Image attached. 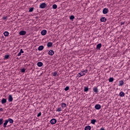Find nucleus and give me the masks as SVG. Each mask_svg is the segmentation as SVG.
<instances>
[{"label": "nucleus", "mask_w": 130, "mask_h": 130, "mask_svg": "<svg viewBox=\"0 0 130 130\" xmlns=\"http://www.w3.org/2000/svg\"><path fill=\"white\" fill-rule=\"evenodd\" d=\"M88 73V70H85L84 71H81L80 73H78V76H79V78L81 77H83V76H85V75H86V74H87Z\"/></svg>", "instance_id": "nucleus-1"}, {"label": "nucleus", "mask_w": 130, "mask_h": 130, "mask_svg": "<svg viewBox=\"0 0 130 130\" xmlns=\"http://www.w3.org/2000/svg\"><path fill=\"white\" fill-rule=\"evenodd\" d=\"M46 8V4L45 3H43L40 5V9H45Z\"/></svg>", "instance_id": "nucleus-2"}, {"label": "nucleus", "mask_w": 130, "mask_h": 130, "mask_svg": "<svg viewBox=\"0 0 130 130\" xmlns=\"http://www.w3.org/2000/svg\"><path fill=\"white\" fill-rule=\"evenodd\" d=\"M13 96L11 94H10L8 97V102H13Z\"/></svg>", "instance_id": "nucleus-3"}, {"label": "nucleus", "mask_w": 130, "mask_h": 130, "mask_svg": "<svg viewBox=\"0 0 130 130\" xmlns=\"http://www.w3.org/2000/svg\"><path fill=\"white\" fill-rule=\"evenodd\" d=\"M94 108L95 109H96L97 110H99L101 109V106L99 104H96L94 106Z\"/></svg>", "instance_id": "nucleus-4"}, {"label": "nucleus", "mask_w": 130, "mask_h": 130, "mask_svg": "<svg viewBox=\"0 0 130 130\" xmlns=\"http://www.w3.org/2000/svg\"><path fill=\"white\" fill-rule=\"evenodd\" d=\"M26 31L21 30L19 32V35H21V36H24V35H26Z\"/></svg>", "instance_id": "nucleus-5"}, {"label": "nucleus", "mask_w": 130, "mask_h": 130, "mask_svg": "<svg viewBox=\"0 0 130 130\" xmlns=\"http://www.w3.org/2000/svg\"><path fill=\"white\" fill-rule=\"evenodd\" d=\"M50 122L51 124H55V123H56V120L53 118L50 120Z\"/></svg>", "instance_id": "nucleus-6"}, {"label": "nucleus", "mask_w": 130, "mask_h": 130, "mask_svg": "<svg viewBox=\"0 0 130 130\" xmlns=\"http://www.w3.org/2000/svg\"><path fill=\"white\" fill-rule=\"evenodd\" d=\"M47 33V31L45 29H43L41 31V34L43 35V36H45V35Z\"/></svg>", "instance_id": "nucleus-7"}, {"label": "nucleus", "mask_w": 130, "mask_h": 130, "mask_svg": "<svg viewBox=\"0 0 130 130\" xmlns=\"http://www.w3.org/2000/svg\"><path fill=\"white\" fill-rule=\"evenodd\" d=\"M48 54H49V55H51V56H52V55L54 54V51H53V50L49 51Z\"/></svg>", "instance_id": "nucleus-8"}, {"label": "nucleus", "mask_w": 130, "mask_h": 130, "mask_svg": "<svg viewBox=\"0 0 130 130\" xmlns=\"http://www.w3.org/2000/svg\"><path fill=\"white\" fill-rule=\"evenodd\" d=\"M8 123H9V121L8 120H5L3 125L4 128L7 127V125L8 124Z\"/></svg>", "instance_id": "nucleus-9"}, {"label": "nucleus", "mask_w": 130, "mask_h": 130, "mask_svg": "<svg viewBox=\"0 0 130 130\" xmlns=\"http://www.w3.org/2000/svg\"><path fill=\"white\" fill-rule=\"evenodd\" d=\"M101 47H102V44H101V43H100L96 45V49L98 50H100V48H101Z\"/></svg>", "instance_id": "nucleus-10"}, {"label": "nucleus", "mask_w": 130, "mask_h": 130, "mask_svg": "<svg viewBox=\"0 0 130 130\" xmlns=\"http://www.w3.org/2000/svg\"><path fill=\"white\" fill-rule=\"evenodd\" d=\"M108 13V9L107 8H104L103 10V13L104 14H106Z\"/></svg>", "instance_id": "nucleus-11"}, {"label": "nucleus", "mask_w": 130, "mask_h": 130, "mask_svg": "<svg viewBox=\"0 0 130 130\" xmlns=\"http://www.w3.org/2000/svg\"><path fill=\"white\" fill-rule=\"evenodd\" d=\"M2 104H5V103H7V99L3 98L2 99L1 101Z\"/></svg>", "instance_id": "nucleus-12"}, {"label": "nucleus", "mask_w": 130, "mask_h": 130, "mask_svg": "<svg viewBox=\"0 0 130 130\" xmlns=\"http://www.w3.org/2000/svg\"><path fill=\"white\" fill-rule=\"evenodd\" d=\"M106 21H107V19L105 17H102L101 18V22H104V23H105V22H106Z\"/></svg>", "instance_id": "nucleus-13"}, {"label": "nucleus", "mask_w": 130, "mask_h": 130, "mask_svg": "<svg viewBox=\"0 0 130 130\" xmlns=\"http://www.w3.org/2000/svg\"><path fill=\"white\" fill-rule=\"evenodd\" d=\"M44 49V47L43 46H40L38 48L39 51H41V50H43Z\"/></svg>", "instance_id": "nucleus-14"}, {"label": "nucleus", "mask_w": 130, "mask_h": 130, "mask_svg": "<svg viewBox=\"0 0 130 130\" xmlns=\"http://www.w3.org/2000/svg\"><path fill=\"white\" fill-rule=\"evenodd\" d=\"M61 107L63 108H66L67 107V104L64 103H62L61 104Z\"/></svg>", "instance_id": "nucleus-15"}, {"label": "nucleus", "mask_w": 130, "mask_h": 130, "mask_svg": "<svg viewBox=\"0 0 130 130\" xmlns=\"http://www.w3.org/2000/svg\"><path fill=\"white\" fill-rule=\"evenodd\" d=\"M37 66L38 67H39V68H41V67L43 66V63H42V62H38L37 63Z\"/></svg>", "instance_id": "nucleus-16"}, {"label": "nucleus", "mask_w": 130, "mask_h": 130, "mask_svg": "<svg viewBox=\"0 0 130 130\" xmlns=\"http://www.w3.org/2000/svg\"><path fill=\"white\" fill-rule=\"evenodd\" d=\"M124 84L123 81V80H120L119 81V86H123Z\"/></svg>", "instance_id": "nucleus-17"}, {"label": "nucleus", "mask_w": 130, "mask_h": 130, "mask_svg": "<svg viewBox=\"0 0 130 130\" xmlns=\"http://www.w3.org/2000/svg\"><path fill=\"white\" fill-rule=\"evenodd\" d=\"M7 120L8 121V122H10V123H14V120H13V119L9 118Z\"/></svg>", "instance_id": "nucleus-18"}, {"label": "nucleus", "mask_w": 130, "mask_h": 130, "mask_svg": "<svg viewBox=\"0 0 130 130\" xmlns=\"http://www.w3.org/2000/svg\"><path fill=\"white\" fill-rule=\"evenodd\" d=\"M48 47H51L52 46V42H48L47 44Z\"/></svg>", "instance_id": "nucleus-19"}, {"label": "nucleus", "mask_w": 130, "mask_h": 130, "mask_svg": "<svg viewBox=\"0 0 130 130\" xmlns=\"http://www.w3.org/2000/svg\"><path fill=\"white\" fill-rule=\"evenodd\" d=\"M93 91L95 93H98V88H97V87H93Z\"/></svg>", "instance_id": "nucleus-20"}, {"label": "nucleus", "mask_w": 130, "mask_h": 130, "mask_svg": "<svg viewBox=\"0 0 130 130\" xmlns=\"http://www.w3.org/2000/svg\"><path fill=\"white\" fill-rule=\"evenodd\" d=\"M125 95V94L124 93V92H120L119 93V96L120 97H124V96Z\"/></svg>", "instance_id": "nucleus-21"}, {"label": "nucleus", "mask_w": 130, "mask_h": 130, "mask_svg": "<svg viewBox=\"0 0 130 130\" xmlns=\"http://www.w3.org/2000/svg\"><path fill=\"white\" fill-rule=\"evenodd\" d=\"M85 130H91V126L89 125L85 126Z\"/></svg>", "instance_id": "nucleus-22"}, {"label": "nucleus", "mask_w": 130, "mask_h": 130, "mask_svg": "<svg viewBox=\"0 0 130 130\" xmlns=\"http://www.w3.org/2000/svg\"><path fill=\"white\" fill-rule=\"evenodd\" d=\"M95 122H96V119H92L91 120V123H92V124H95Z\"/></svg>", "instance_id": "nucleus-23"}, {"label": "nucleus", "mask_w": 130, "mask_h": 130, "mask_svg": "<svg viewBox=\"0 0 130 130\" xmlns=\"http://www.w3.org/2000/svg\"><path fill=\"white\" fill-rule=\"evenodd\" d=\"M3 123H4V119L1 118L0 119V125H2Z\"/></svg>", "instance_id": "nucleus-24"}, {"label": "nucleus", "mask_w": 130, "mask_h": 130, "mask_svg": "<svg viewBox=\"0 0 130 130\" xmlns=\"http://www.w3.org/2000/svg\"><path fill=\"white\" fill-rule=\"evenodd\" d=\"M62 110L61 108H57L56 111L59 112V111H62Z\"/></svg>", "instance_id": "nucleus-25"}, {"label": "nucleus", "mask_w": 130, "mask_h": 130, "mask_svg": "<svg viewBox=\"0 0 130 130\" xmlns=\"http://www.w3.org/2000/svg\"><path fill=\"white\" fill-rule=\"evenodd\" d=\"M52 8L53 9H54L55 10V9H57V5H55V4H54L53 6H52Z\"/></svg>", "instance_id": "nucleus-26"}, {"label": "nucleus", "mask_w": 130, "mask_h": 130, "mask_svg": "<svg viewBox=\"0 0 130 130\" xmlns=\"http://www.w3.org/2000/svg\"><path fill=\"white\" fill-rule=\"evenodd\" d=\"M4 36L6 37L9 36V32L8 31H5L4 32Z\"/></svg>", "instance_id": "nucleus-27"}, {"label": "nucleus", "mask_w": 130, "mask_h": 130, "mask_svg": "<svg viewBox=\"0 0 130 130\" xmlns=\"http://www.w3.org/2000/svg\"><path fill=\"white\" fill-rule=\"evenodd\" d=\"M56 75H57V72L55 71V72H54L52 73V75H53L54 77H55V76H56Z\"/></svg>", "instance_id": "nucleus-28"}, {"label": "nucleus", "mask_w": 130, "mask_h": 130, "mask_svg": "<svg viewBox=\"0 0 130 130\" xmlns=\"http://www.w3.org/2000/svg\"><path fill=\"white\" fill-rule=\"evenodd\" d=\"M88 90H89V88L88 87H84V92H88Z\"/></svg>", "instance_id": "nucleus-29"}, {"label": "nucleus", "mask_w": 130, "mask_h": 130, "mask_svg": "<svg viewBox=\"0 0 130 130\" xmlns=\"http://www.w3.org/2000/svg\"><path fill=\"white\" fill-rule=\"evenodd\" d=\"M9 57H10V56L9 55H6L5 56L4 58H5V59H8V58H9Z\"/></svg>", "instance_id": "nucleus-30"}, {"label": "nucleus", "mask_w": 130, "mask_h": 130, "mask_svg": "<svg viewBox=\"0 0 130 130\" xmlns=\"http://www.w3.org/2000/svg\"><path fill=\"white\" fill-rule=\"evenodd\" d=\"M113 80H114L113 78L111 77L109 79V82H113Z\"/></svg>", "instance_id": "nucleus-31"}, {"label": "nucleus", "mask_w": 130, "mask_h": 130, "mask_svg": "<svg viewBox=\"0 0 130 130\" xmlns=\"http://www.w3.org/2000/svg\"><path fill=\"white\" fill-rule=\"evenodd\" d=\"M70 89V87L66 86V88L64 89V91H68Z\"/></svg>", "instance_id": "nucleus-32"}, {"label": "nucleus", "mask_w": 130, "mask_h": 130, "mask_svg": "<svg viewBox=\"0 0 130 130\" xmlns=\"http://www.w3.org/2000/svg\"><path fill=\"white\" fill-rule=\"evenodd\" d=\"M34 10V8H30L29 9V13H31L32 12H33V10Z\"/></svg>", "instance_id": "nucleus-33"}, {"label": "nucleus", "mask_w": 130, "mask_h": 130, "mask_svg": "<svg viewBox=\"0 0 130 130\" xmlns=\"http://www.w3.org/2000/svg\"><path fill=\"white\" fill-rule=\"evenodd\" d=\"M70 19V20H74V19H75V16H74V15L71 16Z\"/></svg>", "instance_id": "nucleus-34"}, {"label": "nucleus", "mask_w": 130, "mask_h": 130, "mask_svg": "<svg viewBox=\"0 0 130 130\" xmlns=\"http://www.w3.org/2000/svg\"><path fill=\"white\" fill-rule=\"evenodd\" d=\"M25 71H26V69H22L21 70V73H25Z\"/></svg>", "instance_id": "nucleus-35"}, {"label": "nucleus", "mask_w": 130, "mask_h": 130, "mask_svg": "<svg viewBox=\"0 0 130 130\" xmlns=\"http://www.w3.org/2000/svg\"><path fill=\"white\" fill-rule=\"evenodd\" d=\"M39 116H41V112H40L38 114L37 117H39Z\"/></svg>", "instance_id": "nucleus-36"}, {"label": "nucleus", "mask_w": 130, "mask_h": 130, "mask_svg": "<svg viewBox=\"0 0 130 130\" xmlns=\"http://www.w3.org/2000/svg\"><path fill=\"white\" fill-rule=\"evenodd\" d=\"M20 53H24V51H23V49H21L20 51Z\"/></svg>", "instance_id": "nucleus-37"}, {"label": "nucleus", "mask_w": 130, "mask_h": 130, "mask_svg": "<svg viewBox=\"0 0 130 130\" xmlns=\"http://www.w3.org/2000/svg\"><path fill=\"white\" fill-rule=\"evenodd\" d=\"M0 111L2 112L3 111H4V109H3V108H0Z\"/></svg>", "instance_id": "nucleus-38"}, {"label": "nucleus", "mask_w": 130, "mask_h": 130, "mask_svg": "<svg viewBox=\"0 0 130 130\" xmlns=\"http://www.w3.org/2000/svg\"><path fill=\"white\" fill-rule=\"evenodd\" d=\"M3 20H6L7 19V16H3Z\"/></svg>", "instance_id": "nucleus-39"}, {"label": "nucleus", "mask_w": 130, "mask_h": 130, "mask_svg": "<svg viewBox=\"0 0 130 130\" xmlns=\"http://www.w3.org/2000/svg\"><path fill=\"white\" fill-rule=\"evenodd\" d=\"M22 54V53H20V52H19L18 54V56H21V55Z\"/></svg>", "instance_id": "nucleus-40"}, {"label": "nucleus", "mask_w": 130, "mask_h": 130, "mask_svg": "<svg viewBox=\"0 0 130 130\" xmlns=\"http://www.w3.org/2000/svg\"><path fill=\"white\" fill-rule=\"evenodd\" d=\"M99 130H105L104 127H101Z\"/></svg>", "instance_id": "nucleus-41"}, {"label": "nucleus", "mask_w": 130, "mask_h": 130, "mask_svg": "<svg viewBox=\"0 0 130 130\" xmlns=\"http://www.w3.org/2000/svg\"><path fill=\"white\" fill-rule=\"evenodd\" d=\"M124 22H121V25H124Z\"/></svg>", "instance_id": "nucleus-42"}]
</instances>
